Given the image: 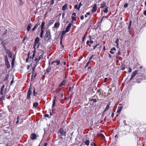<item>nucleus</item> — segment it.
<instances>
[{"mask_svg": "<svg viewBox=\"0 0 146 146\" xmlns=\"http://www.w3.org/2000/svg\"><path fill=\"white\" fill-rule=\"evenodd\" d=\"M58 133V137L61 139H63V137H65L66 135V132L62 127L60 128L59 129Z\"/></svg>", "mask_w": 146, "mask_h": 146, "instance_id": "1", "label": "nucleus"}, {"mask_svg": "<svg viewBox=\"0 0 146 146\" xmlns=\"http://www.w3.org/2000/svg\"><path fill=\"white\" fill-rule=\"evenodd\" d=\"M51 37L50 31V29H48L46 32L45 35L44 36V40L45 41H47Z\"/></svg>", "mask_w": 146, "mask_h": 146, "instance_id": "2", "label": "nucleus"}, {"mask_svg": "<svg viewBox=\"0 0 146 146\" xmlns=\"http://www.w3.org/2000/svg\"><path fill=\"white\" fill-rule=\"evenodd\" d=\"M32 76H31V82H33L35 79V78L37 76L36 73L35 72V67H32Z\"/></svg>", "mask_w": 146, "mask_h": 146, "instance_id": "3", "label": "nucleus"}, {"mask_svg": "<svg viewBox=\"0 0 146 146\" xmlns=\"http://www.w3.org/2000/svg\"><path fill=\"white\" fill-rule=\"evenodd\" d=\"M23 121L22 118H20L19 116H17V118L15 119L14 122L15 123L16 125H18L22 123Z\"/></svg>", "mask_w": 146, "mask_h": 146, "instance_id": "4", "label": "nucleus"}, {"mask_svg": "<svg viewBox=\"0 0 146 146\" xmlns=\"http://www.w3.org/2000/svg\"><path fill=\"white\" fill-rule=\"evenodd\" d=\"M32 93L31 92V88H29L27 91V93L26 97V99L28 100H30L31 98V94Z\"/></svg>", "mask_w": 146, "mask_h": 146, "instance_id": "5", "label": "nucleus"}, {"mask_svg": "<svg viewBox=\"0 0 146 146\" xmlns=\"http://www.w3.org/2000/svg\"><path fill=\"white\" fill-rule=\"evenodd\" d=\"M60 64V60H56L53 61L51 63V64H53L54 66H58Z\"/></svg>", "mask_w": 146, "mask_h": 146, "instance_id": "6", "label": "nucleus"}, {"mask_svg": "<svg viewBox=\"0 0 146 146\" xmlns=\"http://www.w3.org/2000/svg\"><path fill=\"white\" fill-rule=\"evenodd\" d=\"M97 102L96 99L92 98H90L89 99V103L90 105L93 106L94 103Z\"/></svg>", "mask_w": 146, "mask_h": 146, "instance_id": "7", "label": "nucleus"}, {"mask_svg": "<svg viewBox=\"0 0 146 146\" xmlns=\"http://www.w3.org/2000/svg\"><path fill=\"white\" fill-rule=\"evenodd\" d=\"M140 122L138 121H135L133 122V125L134 126H137L140 125Z\"/></svg>", "mask_w": 146, "mask_h": 146, "instance_id": "8", "label": "nucleus"}, {"mask_svg": "<svg viewBox=\"0 0 146 146\" xmlns=\"http://www.w3.org/2000/svg\"><path fill=\"white\" fill-rule=\"evenodd\" d=\"M56 98V96H54V98L53 99V101H52V112H53V109L54 107L55 106V100Z\"/></svg>", "mask_w": 146, "mask_h": 146, "instance_id": "9", "label": "nucleus"}, {"mask_svg": "<svg viewBox=\"0 0 146 146\" xmlns=\"http://www.w3.org/2000/svg\"><path fill=\"white\" fill-rule=\"evenodd\" d=\"M36 133H32L30 136V138L32 140H34L36 139Z\"/></svg>", "mask_w": 146, "mask_h": 146, "instance_id": "10", "label": "nucleus"}, {"mask_svg": "<svg viewBox=\"0 0 146 146\" xmlns=\"http://www.w3.org/2000/svg\"><path fill=\"white\" fill-rule=\"evenodd\" d=\"M97 9V7L96 5L94 4L93 6V9H92L91 11L92 12H96Z\"/></svg>", "mask_w": 146, "mask_h": 146, "instance_id": "11", "label": "nucleus"}, {"mask_svg": "<svg viewBox=\"0 0 146 146\" xmlns=\"http://www.w3.org/2000/svg\"><path fill=\"white\" fill-rule=\"evenodd\" d=\"M60 25V23L59 21H57L55 23L54 28H58Z\"/></svg>", "mask_w": 146, "mask_h": 146, "instance_id": "12", "label": "nucleus"}, {"mask_svg": "<svg viewBox=\"0 0 146 146\" xmlns=\"http://www.w3.org/2000/svg\"><path fill=\"white\" fill-rule=\"evenodd\" d=\"M138 70H135L134 71L131 75L132 78H133L138 73Z\"/></svg>", "mask_w": 146, "mask_h": 146, "instance_id": "13", "label": "nucleus"}, {"mask_svg": "<svg viewBox=\"0 0 146 146\" xmlns=\"http://www.w3.org/2000/svg\"><path fill=\"white\" fill-rule=\"evenodd\" d=\"M40 23L38 22L34 26V27L31 30L32 31H34L35 30V29L37 28L38 26L40 25Z\"/></svg>", "mask_w": 146, "mask_h": 146, "instance_id": "14", "label": "nucleus"}, {"mask_svg": "<svg viewBox=\"0 0 146 146\" xmlns=\"http://www.w3.org/2000/svg\"><path fill=\"white\" fill-rule=\"evenodd\" d=\"M106 6V3L105 2H102L101 4L100 8H104Z\"/></svg>", "mask_w": 146, "mask_h": 146, "instance_id": "15", "label": "nucleus"}, {"mask_svg": "<svg viewBox=\"0 0 146 146\" xmlns=\"http://www.w3.org/2000/svg\"><path fill=\"white\" fill-rule=\"evenodd\" d=\"M39 40V38L38 37H36L35 39L34 43L35 44H37L38 43Z\"/></svg>", "mask_w": 146, "mask_h": 146, "instance_id": "16", "label": "nucleus"}, {"mask_svg": "<svg viewBox=\"0 0 146 146\" xmlns=\"http://www.w3.org/2000/svg\"><path fill=\"white\" fill-rule=\"evenodd\" d=\"M123 106H121L118 107L117 110V112L118 113H120L123 108Z\"/></svg>", "mask_w": 146, "mask_h": 146, "instance_id": "17", "label": "nucleus"}, {"mask_svg": "<svg viewBox=\"0 0 146 146\" xmlns=\"http://www.w3.org/2000/svg\"><path fill=\"white\" fill-rule=\"evenodd\" d=\"M65 82L66 80L65 79H64L62 81L60 84L59 85V86L60 87H61L63 86L65 84Z\"/></svg>", "mask_w": 146, "mask_h": 146, "instance_id": "18", "label": "nucleus"}, {"mask_svg": "<svg viewBox=\"0 0 146 146\" xmlns=\"http://www.w3.org/2000/svg\"><path fill=\"white\" fill-rule=\"evenodd\" d=\"M71 27V24H69L68 25L66 29V32H68L69 31Z\"/></svg>", "mask_w": 146, "mask_h": 146, "instance_id": "19", "label": "nucleus"}, {"mask_svg": "<svg viewBox=\"0 0 146 146\" xmlns=\"http://www.w3.org/2000/svg\"><path fill=\"white\" fill-rule=\"evenodd\" d=\"M32 25V24L31 23H30L29 24L27 28V30L28 31H29L30 30Z\"/></svg>", "mask_w": 146, "mask_h": 146, "instance_id": "20", "label": "nucleus"}, {"mask_svg": "<svg viewBox=\"0 0 146 146\" xmlns=\"http://www.w3.org/2000/svg\"><path fill=\"white\" fill-rule=\"evenodd\" d=\"M5 86L4 85H3L1 88V91H0V94L1 95H2L3 94V90L5 88Z\"/></svg>", "mask_w": 146, "mask_h": 146, "instance_id": "21", "label": "nucleus"}, {"mask_svg": "<svg viewBox=\"0 0 146 146\" xmlns=\"http://www.w3.org/2000/svg\"><path fill=\"white\" fill-rule=\"evenodd\" d=\"M100 44V42H96V45L93 46V48H92V50H94L97 47V46H98V45H99Z\"/></svg>", "mask_w": 146, "mask_h": 146, "instance_id": "22", "label": "nucleus"}, {"mask_svg": "<svg viewBox=\"0 0 146 146\" xmlns=\"http://www.w3.org/2000/svg\"><path fill=\"white\" fill-rule=\"evenodd\" d=\"M68 5L67 4L64 5L62 7V9L63 11H64L66 9H67Z\"/></svg>", "mask_w": 146, "mask_h": 146, "instance_id": "23", "label": "nucleus"}, {"mask_svg": "<svg viewBox=\"0 0 146 146\" xmlns=\"http://www.w3.org/2000/svg\"><path fill=\"white\" fill-rule=\"evenodd\" d=\"M54 22V20H50L48 22V24L49 26L53 24Z\"/></svg>", "mask_w": 146, "mask_h": 146, "instance_id": "24", "label": "nucleus"}, {"mask_svg": "<svg viewBox=\"0 0 146 146\" xmlns=\"http://www.w3.org/2000/svg\"><path fill=\"white\" fill-rule=\"evenodd\" d=\"M5 65L8 68H10V65L9 61L5 62Z\"/></svg>", "mask_w": 146, "mask_h": 146, "instance_id": "25", "label": "nucleus"}, {"mask_svg": "<svg viewBox=\"0 0 146 146\" xmlns=\"http://www.w3.org/2000/svg\"><path fill=\"white\" fill-rule=\"evenodd\" d=\"M45 25V22L44 21L42 22L41 24V29H45V27H44V26Z\"/></svg>", "mask_w": 146, "mask_h": 146, "instance_id": "26", "label": "nucleus"}, {"mask_svg": "<svg viewBox=\"0 0 146 146\" xmlns=\"http://www.w3.org/2000/svg\"><path fill=\"white\" fill-rule=\"evenodd\" d=\"M131 23H132V21H130L129 22V26H128V27L129 31L130 32H131L130 28L131 27Z\"/></svg>", "mask_w": 146, "mask_h": 146, "instance_id": "27", "label": "nucleus"}, {"mask_svg": "<svg viewBox=\"0 0 146 146\" xmlns=\"http://www.w3.org/2000/svg\"><path fill=\"white\" fill-rule=\"evenodd\" d=\"M90 142V141L89 140H86V141H84V143H85V144L86 145H87V146H88L89 145Z\"/></svg>", "mask_w": 146, "mask_h": 146, "instance_id": "28", "label": "nucleus"}, {"mask_svg": "<svg viewBox=\"0 0 146 146\" xmlns=\"http://www.w3.org/2000/svg\"><path fill=\"white\" fill-rule=\"evenodd\" d=\"M30 51H29V53H28V55H27L28 57L26 59V61L27 62H29V58L30 57H29V55H30Z\"/></svg>", "mask_w": 146, "mask_h": 146, "instance_id": "29", "label": "nucleus"}, {"mask_svg": "<svg viewBox=\"0 0 146 146\" xmlns=\"http://www.w3.org/2000/svg\"><path fill=\"white\" fill-rule=\"evenodd\" d=\"M38 105V102H35L33 104V107L35 108H36Z\"/></svg>", "mask_w": 146, "mask_h": 146, "instance_id": "30", "label": "nucleus"}, {"mask_svg": "<svg viewBox=\"0 0 146 146\" xmlns=\"http://www.w3.org/2000/svg\"><path fill=\"white\" fill-rule=\"evenodd\" d=\"M89 38L90 40V44H92L93 43V41L92 40V37L91 36H89Z\"/></svg>", "mask_w": 146, "mask_h": 146, "instance_id": "31", "label": "nucleus"}, {"mask_svg": "<svg viewBox=\"0 0 146 146\" xmlns=\"http://www.w3.org/2000/svg\"><path fill=\"white\" fill-rule=\"evenodd\" d=\"M88 71L90 73H91L92 72V69H91V67L90 66H89L88 69Z\"/></svg>", "mask_w": 146, "mask_h": 146, "instance_id": "32", "label": "nucleus"}, {"mask_svg": "<svg viewBox=\"0 0 146 146\" xmlns=\"http://www.w3.org/2000/svg\"><path fill=\"white\" fill-rule=\"evenodd\" d=\"M37 94V93L35 92V88H34V90H33V95L34 96H36Z\"/></svg>", "mask_w": 146, "mask_h": 146, "instance_id": "33", "label": "nucleus"}, {"mask_svg": "<svg viewBox=\"0 0 146 146\" xmlns=\"http://www.w3.org/2000/svg\"><path fill=\"white\" fill-rule=\"evenodd\" d=\"M125 69V65L124 64H123L121 65V69L122 70H124Z\"/></svg>", "mask_w": 146, "mask_h": 146, "instance_id": "34", "label": "nucleus"}, {"mask_svg": "<svg viewBox=\"0 0 146 146\" xmlns=\"http://www.w3.org/2000/svg\"><path fill=\"white\" fill-rule=\"evenodd\" d=\"M109 105L108 104L105 110H104V112H105L106 111L108 110H109Z\"/></svg>", "mask_w": 146, "mask_h": 146, "instance_id": "35", "label": "nucleus"}, {"mask_svg": "<svg viewBox=\"0 0 146 146\" xmlns=\"http://www.w3.org/2000/svg\"><path fill=\"white\" fill-rule=\"evenodd\" d=\"M51 69V67H48L46 69V71L47 73L49 72Z\"/></svg>", "mask_w": 146, "mask_h": 146, "instance_id": "36", "label": "nucleus"}, {"mask_svg": "<svg viewBox=\"0 0 146 146\" xmlns=\"http://www.w3.org/2000/svg\"><path fill=\"white\" fill-rule=\"evenodd\" d=\"M7 54H8L10 58H12V56H13L12 54V53L11 52H10L9 53H8Z\"/></svg>", "mask_w": 146, "mask_h": 146, "instance_id": "37", "label": "nucleus"}, {"mask_svg": "<svg viewBox=\"0 0 146 146\" xmlns=\"http://www.w3.org/2000/svg\"><path fill=\"white\" fill-rule=\"evenodd\" d=\"M108 7H106L105 9H104V10L103 11L104 12V13H108Z\"/></svg>", "mask_w": 146, "mask_h": 146, "instance_id": "38", "label": "nucleus"}, {"mask_svg": "<svg viewBox=\"0 0 146 146\" xmlns=\"http://www.w3.org/2000/svg\"><path fill=\"white\" fill-rule=\"evenodd\" d=\"M82 5V4L81 3V2H80L78 7V8H77V9L78 10H79L80 7Z\"/></svg>", "mask_w": 146, "mask_h": 146, "instance_id": "39", "label": "nucleus"}, {"mask_svg": "<svg viewBox=\"0 0 146 146\" xmlns=\"http://www.w3.org/2000/svg\"><path fill=\"white\" fill-rule=\"evenodd\" d=\"M66 32H66V30L63 31H62L61 35H62L64 36V35L66 34Z\"/></svg>", "mask_w": 146, "mask_h": 146, "instance_id": "40", "label": "nucleus"}, {"mask_svg": "<svg viewBox=\"0 0 146 146\" xmlns=\"http://www.w3.org/2000/svg\"><path fill=\"white\" fill-rule=\"evenodd\" d=\"M9 77V74H7L4 80V81H6V80H7V79H8Z\"/></svg>", "mask_w": 146, "mask_h": 146, "instance_id": "41", "label": "nucleus"}, {"mask_svg": "<svg viewBox=\"0 0 146 146\" xmlns=\"http://www.w3.org/2000/svg\"><path fill=\"white\" fill-rule=\"evenodd\" d=\"M71 17H72V21H76V18L75 17H74L73 16H72Z\"/></svg>", "mask_w": 146, "mask_h": 146, "instance_id": "42", "label": "nucleus"}, {"mask_svg": "<svg viewBox=\"0 0 146 146\" xmlns=\"http://www.w3.org/2000/svg\"><path fill=\"white\" fill-rule=\"evenodd\" d=\"M5 62L8 61V58H7V55H6L5 56Z\"/></svg>", "mask_w": 146, "mask_h": 146, "instance_id": "43", "label": "nucleus"}, {"mask_svg": "<svg viewBox=\"0 0 146 146\" xmlns=\"http://www.w3.org/2000/svg\"><path fill=\"white\" fill-rule=\"evenodd\" d=\"M128 6V4L127 3L125 4L123 6V7L125 8H126Z\"/></svg>", "mask_w": 146, "mask_h": 146, "instance_id": "44", "label": "nucleus"}, {"mask_svg": "<svg viewBox=\"0 0 146 146\" xmlns=\"http://www.w3.org/2000/svg\"><path fill=\"white\" fill-rule=\"evenodd\" d=\"M39 60H38L37 62H36L35 64V66L34 67H35V68L36 67V65L39 63L38 62L39 61Z\"/></svg>", "mask_w": 146, "mask_h": 146, "instance_id": "45", "label": "nucleus"}, {"mask_svg": "<svg viewBox=\"0 0 146 146\" xmlns=\"http://www.w3.org/2000/svg\"><path fill=\"white\" fill-rule=\"evenodd\" d=\"M91 145L92 146H93V145L94 146H96V143H95L93 142H92L91 143Z\"/></svg>", "mask_w": 146, "mask_h": 146, "instance_id": "46", "label": "nucleus"}, {"mask_svg": "<svg viewBox=\"0 0 146 146\" xmlns=\"http://www.w3.org/2000/svg\"><path fill=\"white\" fill-rule=\"evenodd\" d=\"M19 4L20 5H22L23 4V3L22 0H19Z\"/></svg>", "mask_w": 146, "mask_h": 146, "instance_id": "47", "label": "nucleus"}, {"mask_svg": "<svg viewBox=\"0 0 146 146\" xmlns=\"http://www.w3.org/2000/svg\"><path fill=\"white\" fill-rule=\"evenodd\" d=\"M44 29H41V32H40V34L43 35Z\"/></svg>", "mask_w": 146, "mask_h": 146, "instance_id": "48", "label": "nucleus"}, {"mask_svg": "<svg viewBox=\"0 0 146 146\" xmlns=\"http://www.w3.org/2000/svg\"><path fill=\"white\" fill-rule=\"evenodd\" d=\"M35 53H33L32 56L30 57V58H32V59H33L34 57L35 56Z\"/></svg>", "mask_w": 146, "mask_h": 146, "instance_id": "49", "label": "nucleus"}, {"mask_svg": "<svg viewBox=\"0 0 146 146\" xmlns=\"http://www.w3.org/2000/svg\"><path fill=\"white\" fill-rule=\"evenodd\" d=\"M7 30H5V31L3 33V35H5L7 33Z\"/></svg>", "mask_w": 146, "mask_h": 146, "instance_id": "50", "label": "nucleus"}, {"mask_svg": "<svg viewBox=\"0 0 146 146\" xmlns=\"http://www.w3.org/2000/svg\"><path fill=\"white\" fill-rule=\"evenodd\" d=\"M44 115L45 117H47L49 118H51L50 117H49L48 114H46Z\"/></svg>", "mask_w": 146, "mask_h": 146, "instance_id": "51", "label": "nucleus"}, {"mask_svg": "<svg viewBox=\"0 0 146 146\" xmlns=\"http://www.w3.org/2000/svg\"><path fill=\"white\" fill-rule=\"evenodd\" d=\"M1 146H8V144L7 143L6 144L3 143L2 144Z\"/></svg>", "mask_w": 146, "mask_h": 146, "instance_id": "52", "label": "nucleus"}, {"mask_svg": "<svg viewBox=\"0 0 146 146\" xmlns=\"http://www.w3.org/2000/svg\"><path fill=\"white\" fill-rule=\"evenodd\" d=\"M94 54H93L90 57V58H89V61H90V60H91L93 58V57L94 56Z\"/></svg>", "mask_w": 146, "mask_h": 146, "instance_id": "53", "label": "nucleus"}, {"mask_svg": "<svg viewBox=\"0 0 146 146\" xmlns=\"http://www.w3.org/2000/svg\"><path fill=\"white\" fill-rule=\"evenodd\" d=\"M54 3V0H51L50 1V5H52Z\"/></svg>", "mask_w": 146, "mask_h": 146, "instance_id": "54", "label": "nucleus"}, {"mask_svg": "<svg viewBox=\"0 0 146 146\" xmlns=\"http://www.w3.org/2000/svg\"><path fill=\"white\" fill-rule=\"evenodd\" d=\"M43 56L41 54L40 55L39 57V58H38V60H40V59H43V58H42V57Z\"/></svg>", "mask_w": 146, "mask_h": 146, "instance_id": "55", "label": "nucleus"}, {"mask_svg": "<svg viewBox=\"0 0 146 146\" xmlns=\"http://www.w3.org/2000/svg\"><path fill=\"white\" fill-rule=\"evenodd\" d=\"M119 40L118 39V38H117V39L116 40V41H115V43H116L117 44V46H118V41H119Z\"/></svg>", "mask_w": 146, "mask_h": 146, "instance_id": "56", "label": "nucleus"}, {"mask_svg": "<svg viewBox=\"0 0 146 146\" xmlns=\"http://www.w3.org/2000/svg\"><path fill=\"white\" fill-rule=\"evenodd\" d=\"M5 51L7 53V54L11 52L9 50H8V49H6Z\"/></svg>", "mask_w": 146, "mask_h": 146, "instance_id": "57", "label": "nucleus"}, {"mask_svg": "<svg viewBox=\"0 0 146 146\" xmlns=\"http://www.w3.org/2000/svg\"><path fill=\"white\" fill-rule=\"evenodd\" d=\"M89 63H90V61L89 60L88 62L87 63V64H86V66L85 67V68H86V67L88 66L89 65Z\"/></svg>", "mask_w": 146, "mask_h": 146, "instance_id": "58", "label": "nucleus"}, {"mask_svg": "<svg viewBox=\"0 0 146 146\" xmlns=\"http://www.w3.org/2000/svg\"><path fill=\"white\" fill-rule=\"evenodd\" d=\"M110 52L112 54H114V52L113 51V50L111 49V50L110 51Z\"/></svg>", "mask_w": 146, "mask_h": 146, "instance_id": "59", "label": "nucleus"}, {"mask_svg": "<svg viewBox=\"0 0 146 146\" xmlns=\"http://www.w3.org/2000/svg\"><path fill=\"white\" fill-rule=\"evenodd\" d=\"M129 70L128 72L129 73L131 72L132 71V69L131 68H129Z\"/></svg>", "mask_w": 146, "mask_h": 146, "instance_id": "60", "label": "nucleus"}, {"mask_svg": "<svg viewBox=\"0 0 146 146\" xmlns=\"http://www.w3.org/2000/svg\"><path fill=\"white\" fill-rule=\"evenodd\" d=\"M72 16H74V17H75V16H76V13H74V12H73L72 14Z\"/></svg>", "mask_w": 146, "mask_h": 146, "instance_id": "61", "label": "nucleus"}, {"mask_svg": "<svg viewBox=\"0 0 146 146\" xmlns=\"http://www.w3.org/2000/svg\"><path fill=\"white\" fill-rule=\"evenodd\" d=\"M81 20H83L84 19V17L83 15L81 16L80 17Z\"/></svg>", "mask_w": 146, "mask_h": 146, "instance_id": "62", "label": "nucleus"}, {"mask_svg": "<svg viewBox=\"0 0 146 146\" xmlns=\"http://www.w3.org/2000/svg\"><path fill=\"white\" fill-rule=\"evenodd\" d=\"M97 92L98 93H101V91L100 89H98V90Z\"/></svg>", "mask_w": 146, "mask_h": 146, "instance_id": "63", "label": "nucleus"}, {"mask_svg": "<svg viewBox=\"0 0 146 146\" xmlns=\"http://www.w3.org/2000/svg\"><path fill=\"white\" fill-rule=\"evenodd\" d=\"M143 13L146 16V10L144 11Z\"/></svg>", "mask_w": 146, "mask_h": 146, "instance_id": "64", "label": "nucleus"}]
</instances>
